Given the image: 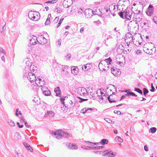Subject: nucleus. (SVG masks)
Wrapping results in <instances>:
<instances>
[{
  "mask_svg": "<svg viewBox=\"0 0 157 157\" xmlns=\"http://www.w3.org/2000/svg\"><path fill=\"white\" fill-rule=\"evenodd\" d=\"M51 135L55 137L58 139L62 138L63 137L67 138L69 136L67 132H64L63 131L58 130L57 132L52 131L51 133Z\"/></svg>",
  "mask_w": 157,
  "mask_h": 157,
  "instance_id": "1",
  "label": "nucleus"
},
{
  "mask_svg": "<svg viewBox=\"0 0 157 157\" xmlns=\"http://www.w3.org/2000/svg\"><path fill=\"white\" fill-rule=\"evenodd\" d=\"M128 31H130L131 32H132L131 30L132 31V32L133 31L135 32L138 31L139 28L138 24L136 21H130L128 25Z\"/></svg>",
  "mask_w": 157,
  "mask_h": 157,
  "instance_id": "2",
  "label": "nucleus"
},
{
  "mask_svg": "<svg viewBox=\"0 0 157 157\" xmlns=\"http://www.w3.org/2000/svg\"><path fill=\"white\" fill-rule=\"evenodd\" d=\"M25 76H26L28 79L29 80L30 82H32L35 81L36 77L34 74L32 73V72H30L28 74V75L26 73L24 75V77Z\"/></svg>",
  "mask_w": 157,
  "mask_h": 157,
  "instance_id": "3",
  "label": "nucleus"
},
{
  "mask_svg": "<svg viewBox=\"0 0 157 157\" xmlns=\"http://www.w3.org/2000/svg\"><path fill=\"white\" fill-rule=\"evenodd\" d=\"M37 43L40 44L44 45L47 43V41L46 39L43 36H39L37 37Z\"/></svg>",
  "mask_w": 157,
  "mask_h": 157,
  "instance_id": "4",
  "label": "nucleus"
},
{
  "mask_svg": "<svg viewBox=\"0 0 157 157\" xmlns=\"http://www.w3.org/2000/svg\"><path fill=\"white\" fill-rule=\"evenodd\" d=\"M153 44L151 42H148L146 43L145 44H144V45L143 47V51L146 53L149 54V55H152L153 53L152 52V49H150V51H147V50L148 49V46L150 45H151L152 44Z\"/></svg>",
  "mask_w": 157,
  "mask_h": 157,
  "instance_id": "5",
  "label": "nucleus"
},
{
  "mask_svg": "<svg viewBox=\"0 0 157 157\" xmlns=\"http://www.w3.org/2000/svg\"><path fill=\"white\" fill-rule=\"evenodd\" d=\"M78 93L81 96L86 95L88 94L87 90L83 87L78 88Z\"/></svg>",
  "mask_w": 157,
  "mask_h": 157,
  "instance_id": "6",
  "label": "nucleus"
},
{
  "mask_svg": "<svg viewBox=\"0 0 157 157\" xmlns=\"http://www.w3.org/2000/svg\"><path fill=\"white\" fill-rule=\"evenodd\" d=\"M43 94L45 96H48L50 95L51 92L48 88L46 86H43L41 88Z\"/></svg>",
  "mask_w": 157,
  "mask_h": 157,
  "instance_id": "7",
  "label": "nucleus"
},
{
  "mask_svg": "<svg viewBox=\"0 0 157 157\" xmlns=\"http://www.w3.org/2000/svg\"><path fill=\"white\" fill-rule=\"evenodd\" d=\"M153 10L154 8L153 6L150 4L146 12L147 14L149 16H151L153 13Z\"/></svg>",
  "mask_w": 157,
  "mask_h": 157,
  "instance_id": "8",
  "label": "nucleus"
},
{
  "mask_svg": "<svg viewBox=\"0 0 157 157\" xmlns=\"http://www.w3.org/2000/svg\"><path fill=\"white\" fill-rule=\"evenodd\" d=\"M73 3L72 0H64L63 2V5L65 8H68Z\"/></svg>",
  "mask_w": 157,
  "mask_h": 157,
  "instance_id": "9",
  "label": "nucleus"
},
{
  "mask_svg": "<svg viewBox=\"0 0 157 157\" xmlns=\"http://www.w3.org/2000/svg\"><path fill=\"white\" fill-rule=\"evenodd\" d=\"M132 13L133 11L131 10L128 11V12L127 11H125V14H124L125 19L129 20H130L131 18Z\"/></svg>",
  "mask_w": 157,
  "mask_h": 157,
  "instance_id": "10",
  "label": "nucleus"
},
{
  "mask_svg": "<svg viewBox=\"0 0 157 157\" xmlns=\"http://www.w3.org/2000/svg\"><path fill=\"white\" fill-rule=\"evenodd\" d=\"M123 92H124L127 93L126 94H125V96H126L129 97L132 96L136 97H137V95H136L133 92L131 91L130 89H128V90H125Z\"/></svg>",
  "mask_w": 157,
  "mask_h": 157,
  "instance_id": "11",
  "label": "nucleus"
},
{
  "mask_svg": "<svg viewBox=\"0 0 157 157\" xmlns=\"http://www.w3.org/2000/svg\"><path fill=\"white\" fill-rule=\"evenodd\" d=\"M111 73L115 76H117L120 75L121 72L119 69H117V68H112L111 69Z\"/></svg>",
  "mask_w": 157,
  "mask_h": 157,
  "instance_id": "12",
  "label": "nucleus"
},
{
  "mask_svg": "<svg viewBox=\"0 0 157 157\" xmlns=\"http://www.w3.org/2000/svg\"><path fill=\"white\" fill-rule=\"evenodd\" d=\"M93 15H97L98 16L100 15L101 16L102 15V13L100 11L99 9L98 8H94L93 9Z\"/></svg>",
  "mask_w": 157,
  "mask_h": 157,
  "instance_id": "13",
  "label": "nucleus"
},
{
  "mask_svg": "<svg viewBox=\"0 0 157 157\" xmlns=\"http://www.w3.org/2000/svg\"><path fill=\"white\" fill-rule=\"evenodd\" d=\"M103 155L105 156L106 157H114L115 156V155L110 150H107V152Z\"/></svg>",
  "mask_w": 157,
  "mask_h": 157,
  "instance_id": "14",
  "label": "nucleus"
},
{
  "mask_svg": "<svg viewBox=\"0 0 157 157\" xmlns=\"http://www.w3.org/2000/svg\"><path fill=\"white\" fill-rule=\"evenodd\" d=\"M54 92L56 93V96L58 97L61 96V92L59 87L58 86L55 88L54 90Z\"/></svg>",
  "mask_w": 157,
  "mask_h": 157,
  "instance_id": "15",
  "label": "nucleus"
},
{
  "mask_svg": "<svg viewBox=\"0 0 157 157\" xmlns=\"http://www.w3.org/2000/svg\"><path fill=\"white\" fill-rule=\"evenodd\" d=\"M37 40V38L35 36H33L29 40L30 43L32 45H35L36 44H38L37 42H36Z\"/></svg>",
  "mask_w": 157,
  "mask_h": 157,
  "instance_id": "16",
  "label": "nucleus"
},
{
  "mask_svg": "<svg viewBox=\"0 0 157 157\" xmlns=\"http://www.w3.org/2000/svg\"><path fill=\"white\" fill-rule=\"evenodd\" d=\"M91 66L90 64L87 63L84 66L81 65L80 66L81 67L82 70L86 71L90 68Z\"/></svg>",
  "mask_w": 157,
  "mask_h": 157,
  "instance_id": "17",
  "label": "nucleus"
},
{
  "mask_svg": "<svg viewBox=\"0 0 157 157\" xmlns=\"http://www.w3.org/2000/svg\"><path fill=\"white\" fill-rule=\"evenodd\" d=\"M78 69L76 67L73 66L71 67V72L74 75H77L78 73Z\"/></svg>",
  "mask_w": 157,
  "mask_h": 157,
  "instance_id": "18",
  "label": "nucleus"
},
{
  "mask_svg": "<svg viewBox=\"0 0 157 157\" xmlns=\"http://www.w3.org/2000/svg\"><path fill=\"white\" fill-rule=\"evenodd\" d=\"M143 17V15L140 13H138L136 15V20L135 21L137 22H140L142 19Z\"/></svg>",
  "mask_w": 157,
  "mask_h": 157,
  "instance_id": "19",
  "label": "nucleus"
},
{
  "mask_svg": "<svg viewBox=\"0 0 157 157\" xmlns=\"http://www.w3.org/2000/svg\"><path fill=\"white\" fill-rule=\"evenodd\" d=\"M66 145L68 146V148L72 150H75L77 148V147L74 144H71V143H69Z\"/></svg>",
  "mask_w": 157,
  "mask_h": 157,
  "instance_id": "20",
  "label": "nucleus"
},
{
  "mask_svg": "<svg viewBox=\"0 0 157 157\" xmlns=\"http://www.w3.org/2000/svg\"><path fill=\"white\" fill-rule=\"evenodd\" d=\"M23 145L27 150H29L31 152H32L33 151V149L29 144H27L26 143L24 142L23 143Z\"/></svg>",
  "mask_w": 157,
  "mask_h": 157,
  "instance_id": "21",
  "label": "nucleus"
},
{
  "mask_svg": "<svg viewBox=\"0 0 157 157\" xmlns=\"http://www.w3.org/2000/svg\"><path fill=\"white\" fill-rule=\"evenodd\" d=\"M75 105V103L73 102L72 101L70 100L69 102V104L67 105L66 106H65V107L67 108L68 109H70L71 108L73 107Z\"/></svg>",
  "mask_w": 157,
  "mask_h": 157,
  "instance_id": "22",
  "label": "nucleus"
},
{
  "mask_svg": "<svg viewBox=\"0 0 157 157\" xmlns=\"http://www.w3.org/2000/svg\"><path fill=\"white\" fill-rule=\"evenodd\" d=\"M131 32L130 31H129V33H128L126 34V37L127 38H128V39H130V38H132V40L133 41V40H134L135 39V38H134L132 36V34H131Z\"/></svg>",
  "mask_w": 157,
  "mask_h": 157,
  "instance_id": "23",
  "label": "nucleus"
},
{
  "mask_svg": "<svg viewBox=\"0 0 157 157\" xmlns=\"http://www.w3.org/2000/svg\"><path fill=\"white\" fill-rule=\"evenodd\" d=\"M87 10H89V13H88V16L86 17L87 18H91V17L93 15V10L92 9L88 8L87 9Z\"/></svg>",
  "mask_w": 157,
  "mask_h": 157,
  "instance_id": "24",
  "label": "nucleus"
},
{
  "mask_svg": "<svg viewBox=\"0 0 157 157\" xmlns=\"http://www.w3.org/2000/svg\"><path fill=\"white\" fill-rule=\"evenodd\" d=\"M125 11H120L118 12V14L121 18L124 19H125L124 14H125Z\"/></svg>",
  "mask_w": 157,
  "mask_h": 157,
  "instance_id": "25",
  "label": "nucleus"
},
{
  "mask_svg": "<svg viewBox=\"0 0 157 157\" xmlns=\"http://www.w3.org/2000/svg\"><path fill=\"white\" fill-rule=\"evenodd\" d=\"M101 144L102 145H105L107 144L108 143V140L104 139L101 140L100 141Z\"/></svg>",
  "mask_w": 157,
  "mask_h": 157,
  "instance_id": "26",
  "label": "nucleus"
},
{
  "mask_svg": "<svg viewBox=\"0 0 157 157\" xmlns=\"http://www.w3.org/2000/svg\"><path fill=\"white\" fill-rule=\"evenodd\" d=\"M21 136L19 133L17 132L15 133L14 138L16 140H18L21 138Z\"/></svg>",
  "mask_w": 157,
  "mask_h": 157,
  "instance_id": "27",
  "label": "nucleus"
},
{
  "mask_svg": "<svg viewBox=\"0 0 157 157\" xmlns=\"http://www.w3.org/2000/svg\"><path fill=\"white\" fill-rule=\"evenodd\" d=\"M124 48L123 46L121 44H119L117 48V51H118L119 52V50L123 52V51L124 50Z\"/></svg>",
  "mask_w": 157,
  "mask_h": 157,
  "instance_id": "28",
  "label": "nucleus"
},
{
  "mask_svg": "<svg viewBox=\"0 0 157 157\" xmlns=\"http://www.w3.org/2000/svg\"><path fill=\"white\" fill-rule=\"evenodd\" d=\"M47 114L50 117H53L55 114V113L52 111H48L47 113Z\"/></svg>",
  "mask_w": 157,
  "mask_h": 157,
  "instance_id": "29",
  "label": "nucleus"
},
{
  "mask_svg": "<svg viewBox=\"0 0 157 157\" xmlns=\"http://www.w3.org/2000/svg\"><path fill=\"white\" fill-rule=\"evenodd\" d=\"M34 15L36 16V21H38L40 18V15L39 13L36 11H34Z\"/></svg>",
  "mask_w": 157,
  "mask_h": 157,
  "instance_id": "30",
  "label": "nucleus"
},
{
  "mask_svg": "<svg viewBox=\"0 0 157 157\" xmlns=\"http://www.w3.org/2000/svg\"><path fill=\"white\" fill-rule=\"evenodd\" d=\"M28 14L29 17L31 19V18L33 17V15H34V11H30L29 12Z\"/></svg>",
  "mask_w": 157,
  "mask_h": 157,
  "instance_id": "31",
  "label": "nucleus"
},
{
  "mask_svg": "<svg viewBox=\"0 0 157 157\" xmlns=\"http://www.w3.org/2000/svg\"><path fill=\"white\" fill-rule=\"evenodd\" d=\"M157 130V129L156 128L153 127L151 128L150 130L149 131L150 132H151L152 133H154Z\"/></svg>",
  "mask_w": 157,
  "mask_h": 157,
  "instance_id": "32",
  "label": "nucleus"
},
{
  "mask_svg": "<svg viewBox=\"0 0 157 157\" xmlns=\"http://www.w3.org/2000/svg\"><path fill=\"white\" fill-rule=\"evenodd\" d=\"M105 61H106V63H107V65H109V64H111L112 60L111 58L109 57L108 59H105Z\"/></svg>",
  "mask_w": 157,
  "mask_h": 157,
  "instance_id": "33",
  "label": "nucleus"
},
{
  "mask_svg": "<svg viewBox=\"0 0 157 157\" xmlns=\"http://www.w3.org/2000/svg\"><path fill=\"white\" fill-rule=\"evenodd\" d=\"M116 6L115 5H113V4H111V5H110L109 6V10L110 11V12H111L110 9L112 10V9H113V10H115V9H116Z\"/></svg>",
  "mask_w": 157,
  "mask_h": 157,
  "instance_id": "34",
  "label": "nucleus"
},
{
  "mask_svg": "<svg viewBox=\"0 0 157 157\" xmlns=\"http://www.w3.org/2000/svg\"><path fill=\"white\" fill-rule=\"evenodd\" d=\"M134 91L139 93L141 95L143 94L142 91L139 88H135L134 89Z\"/></svg>",
  "mask_w": 157,
  "mask_h": 157,
  "instance_id": "35",
  "label": "nucleus"
},
{
  "mask_svg": "<svg viewBox=\"0 0 157 157\" xmlns=\"http://www.w3.org/2000/svg\"><path fill=\"white\" fill-rule=\"evenodd\" d=\"M115 140L117 141H118L120 143L122 142L123 141V140L119 136L116 137L115 138Z\"/></svg>",
  "mask_w": 157,
  "mask_h": 157,
  "instance_id": "36",
  "label": "nucleus"
},
{
  "mask_svg": "<svg viewBox=\"0 0 157 157\" xmlns=\"http://www.w3.org/2000/svg\"><path fill=\"white\" fill-rule=\"evenodd\" d=\"M26 66L28 67H32V62H31L29 60L26 61Z\"/></svg>",
  "mask_w": 157,
  "mask_h": 157,
  "instance_id": "37",
  "label": "nucleus"
},
{
  "mask_svg": "<svg viewBox=\"0 0 157 157\" xmlns=\"http://www.w3.org/2000/svg\"><path fill=\"white\" fill-rule=\"evenodd\" d=\"M143 94L145 96H146V94L149 92L148 90L146 88H144L143 90Z\"/></svg>",
  "mask_w": 157,
  "mask_h": 157,
  "instance_id": "38",
  "label": "nucleus"
},
{
  "mask_svg": "<svg viewBox=\"0 0 157 157\" xmlns=\"http://www.w3.org/2000/svg\"><path fill=\"white\" fill-rule=\"evenodd\" d=\"M66 97L64 98L63 97L61 98L60 99V101L61 102V103L62 104H63L64 105V106L65 107V106H66V105L65 104V102H64V101L65 100V98Z\"/></svg>",
  "mask_w": 157,
  "mask_h": 157,
  "instance_id": "39",
  "label": "nucleus"
},
{
  "mask_svg": "<svg viewBox=\"0 0 157 157\" xmlns=\"http://www.w3.org/2000/svg\"><path fill=\"white\" fill-rule=\"evenodd\" d=\"M103 146H94L93 147V149L94 150H97L100 149V148L101 149L103 147Z\"/></svg>",
  "mask_w": 157,
  "mask_h": 157,
  "instance_id": "40",
  "label": "nucleus"
},
{
  "mask_svg": "<svg viewBox=\"0 0 157 157\" xmlns=\"http://www.w3.org/2000/svg\"><path fill=\"white\" fill-rule=\"evenodd\" d=\"M8 123L9 125L11 126H15V124L13 121L10 120V121H8Z\"/></svg>",
  "mask_w": 157,
  "mask_h": 157,
  "instance_id": "41",
  "label": "nucleus"
},
{
  "mask_svg": "<svg viewBox=\"0 0 157 157\" xmlns=\"http://www.w3.org/2000/svg\"><path fill=\"white\" fill-rule=\"evenodd\" d=\"M36 67L34 66L33 65L32 67H30V70L31 71V72H34L35 70H36Z\"/></svg>",
  "mask_w": 157,
  "mask_h": 157,
  "instance_id": "42",
  "label": "nucleus"
},
{
  "mask_svg": "<svg viewBox=\"0 0 157 157\" xmlns=\"http://www.w3.org/2000/svg\"><path fill=\"white\" fill-rule=\"evenodd\" d=\"M78 98L80 99V100L79 101V102L80 103H81L85 101H87L88 100V99H83L79 97H78Z\"/></svg>",
  "mask_w": 157,
  "mask_h": 157,
  "instance_id": "43",
  "label": "nucleus"
},
{
  "mask_svg": "<svg viewBox=\"0 0 157 157\" xmlns=\"http://www.w3.org/2000/svg\"><path fill=\"white\" fill-rule=\"evenodd\" d=\"M101 95H98V98L99 99H102L103 101H105V99H104V98L103 97V94H104V93L102 92H101Z\"/></svg>",
  "mask_w": 157,
  "mask_h": 157,
  "instance_id": "44",
  "label": "nucleus"
},
{
  "mask_svg": "<svg viewBox=\"0 0 157 157\" xmlns=\"http://www.w3.org/2000/svg\"><path fill=\"white\" fill-rule=\"evenodd\" d=\"M136 46H140V45H141V42H140L139 41H136L135 43H133Z\"/></svg>",
  "mask_w": 157,
  "mask_h": 157,
  "instance_id": "45",
  "label": "nucleus"
},
{
  "mask_svg": "<svg viewBox=\"0 0 157 157\" xmlns=\"http://www.w3.org/2000/svg\"><path fill=\"white\" fill-rule=\"evenodd\" d=\"M107 99L108 100L109 102L110 103H112L113 102H116V101L115 100H113V101H111L110 100V96H109L107 98Z\"/></svg>",
  "mask_w": 157,
  "mask_h": 157,
  "instance_id": "46",
  "label": "nucleus"
},
{
  "mask_svg": "<svg viewBox=\"0 0 157 157\" xmlns=\"http://www.w3.org/2000/svg\"><path fill=\"white\" fill-rule=\"evenodd\" d=\"M55 12L60 13L61 12L62 10L60 8H57L55 9Z\"/></svg>",
  "mask_w": 157,
  "mask_h": 157,
  "instance_id": "47",
  "label": "nucleus"
},
{
  "mask_svg": "<svg viewBox=\"0 0 157 157\" xmlns=\"http://www.w3.org/2000/svg\"><path fill=\"white\" fill-rule=\"evenodd\" d=\"M86 112H87V110L86 109V108L82 109L81 111V113L83 114H84Z\"/></svg>",
  "mask_w": 157,
  "mask_h": 157,
  "instance_id": "48",
  "label": "nucleus"
},
{
  "mask_svg": "<svg viewBox=\"0 0 157 157\" xmlns=\"http://www.w3.org/2000/svg\"><path fill=\"white\" fill-rule=\"evenodd\" d=\"M50 22V19H48V18H47L46 21L45 23V25H47L49 24Z\"/></svg>",
  "mask_w": 157,
  "mask_h": 157,
  "instance_id": "49",
  "label": "nucleus"
},
{
  "mask_svg": "<svg viewBox=\"0 0 157 157\" xmlns=\"http://www.w3.org/2000/svg\"><path fill=\"white\" fill-rule=\"evenodd\" d=\"M151 89L150 90V91L152 92H154L155 91V87L153 86V84L152 83L151 84Z\"/></svg>",
  "mask_w": 157,
  "mask_h": 157,
  "instance_id": "50",
  "label": "nucleus"
},
{
  "mask_svg": "<svg viewBox=\"0 0 157 157\" xmlns=\"http://www.w3.org/2000/svg\"><path fill=\"white\" fill-rule=\"evenodd\" d=\"M63 19H64V18H62L60 19V20H59V22L57 25V28L60 26L61 24L62 23Z\"/></svg>",
  "mask_w": 157,
  "mask_h": 157,
  "instance_id": "51",
  "label": "nucleus"
},
{
  "mask_svg": "<svg viewBox=\"0 0 157 157\" xmlns=\"http://www.w3.org/2000/svg\"><path fill=\"white\" fill-rule=\"evenodd\" d=\"M153 21L157 25V17H154L153 18Z\"/></svg>",
  "mask_w": 157,
  "mask_h": 157,
  "instance_id": "52",
  "label": "nucleus"
},
{
  "mask_svg": "<svg viewBox=\"0 0 157 157\" xmlns=\"http://www.w3.org/2000/svg\"><path fill=\"white\" fill-rule=\"evenodd\" d=\"M4 22L5 23V24L2 27V31H1L2 33H3V34L4 33V31L6 29V23L5 21H4Z\"/></svg>",
  "mask_w": 157,
  "mask_h": 157,
  "instance_id": "53",
  "label": "nucleus"
},
{
  "mask_svg": "<svg viewBox=\"0 0 157 157\" xmlns=\"http://www.w3.org/2000/svg\"><path fill=\"white\" fill-rule=\"evenodd\" d=\"M101 144L100 142H99L97 143H90V145H98Z\"/></svg>",
  "mask_w": 157,
  "mask_h": 157,
  "instance_id": "54",
  "label": "nucleus"
},
{
  "mask_svg": "<svg viewBox=\"0 0 157 157\" xmlns=\"http://www.w3.org/2000/svg\"><path fill=\"white\" fill-rule=\"evenodd\" d=\"M142 100H140V99H139L138 98H134L133 99H135L136 100H139V101H145L146 100V99L142 97Z\"/></svg>",
  "mask_w": 157,
  "mask_h": 157,
  "instance_id": "55",
  "label": "nucleus"
},
{
  "mask_svg": "<svg viewBox=\"0 0 157 157\" xmlns=\"http://www.w3.org/2000/svg\"><path fill=\"white\" fill-rule=\"evenodd\" d=\"M113 112L114 113L117 114L118 115L119 114L121 115V112L119 111L115 110Z\"/></svg>",
  "mask_w": 157,
  "mask_h": 157,
  "instance_id": "56",
  "label": "nucleus"
},
{
  "mask_svg": "<svg viewBox=\"0 0 157 157\" xmlns=\"http://www.w3.org/2000/svg\"><path fill=\"white\" fill-rule=\"evenodd\" d=\"M89 10H87V9H86L84 11V14L86 17L88 16V13H89Z\"/></svg>",
  "mask_w": 157,
  "mask_h": 157,
  "instance_id": "57",
  "label": "nucleus"
},
{
  "mask_svg": "<svg viewBox=\"0 0 157 157\" xmlns=\"http://www.w3.org/2000/svg\"><path fill=\"white\" fill-rule=\"evenodd\" d=\"M94 23L98 25H100L101 24V22L99 20H98L97 21H94Z\"/></svg>",
  "mask_w": 157,
  "mask_h": 157,
  "instance_id": "58",
  "label": "nucleus"
},
{
  "mask_svg": "<svg viewBox=\"0 0 157 157\" xmlns=\"http://www.w3.org/2000/svg\"><path fill=\"white\" fill-rule=\"evenodd\" d=\"M0 52H2L5 55L6 54V52L2 48H0Z\"/></svg>",
  "mask_w": 157,
  "mask_h": 157,
  "instance_id": "59",
  "label": "nucleus"
},
{
  "mask_svg": "<svg viewBox=\"0 0 157 157\" xmlns=\"http://www.w3.org/2000/svg\"><path fill=\"white\" fill-rule=\"evenodd\" d=\"M144 25H145V26H146L147 28L148 26V23L147 21L144 22Z\"/></svg>",
  "mask_w": 157,
  "mask_h": 157,
  "instance_id": "60",
  "label": "nucleus"
},
{
  "mask_svg": "<svg viewBox=\"0 0 157 157\" xmlns=\"http://www.w3.org/2000/svg\"><path fill=\"white\" fill-rule=\"evenodd\" d=\"M59 19V17H56L53 20V21L55 23H56L57 22L58 20Z\"/></svg>",
  "mask_w": 157,
  "mask_h": 157,
  "instance_id": "61",
  "label": "nucleus"
},
{
  "mask_svg": "<svg viewBox=\"0 0 157 157\" xmlns=\"http://www.w3.org/2000/svg\"><path fill=\"white\" fill-rule=\"evenodd\" d=\"M144 149L145 151H148V147L147 145H145L144 146Z\"/></svg>",
  "mask_w": 157,
  "mask_h": 157,
  "instance_id": "62",
  "label": "nucleus"
},
{
  "mask_svg": "<svg viewBox=\"0 0 157 157\" xmlns=\"http://www.w3.org/2000/svg\"><path fill=\"white\" fill-rule=\"evenodd\" d=\"M17 124L18 125V126L19 127V128H22L24 126V125L23 124L20 125V124L18 122H17Z\"/></svg>",
  "mask_w": 157,
  "mask_h": 157,
  "instance_id": "63",
  "label": "nucleus"
},
{
  "mask_svg": "<svg viewBox=\"0 0 157 157\" xmlns=\"http://www.w3.org/2000/svg\"><path fill=\"white\" fill-rule=\"evenodd\" d=\"M141 53V51L140 50H137L136 51V53L137 54H140Z\"/></svg>",
  "mask_w": 157,
  "mask_h": 157,
  "instance_id": "64",
  "label": "nucleus"
}]
</instances>
